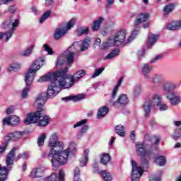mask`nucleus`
Returning a JSON list of instances; mask_svg holds the SVG:
<instances>
[{
	"mask_svg": "<svg viewBox=\"0 0 181 181\" xmlns=\"http://www.w3.org/2000/svg\"><path fill=\"white\" fill-rule=\"evenodd\" d=\"M160 144V137L153 136L151 140H146V136L143 143L136 144V151L141 157V166L136 165V163L132 160V180L139 181V177L142 176L144 170L149 168V159L152 158L153 153L149 150V145L152 149H158V144Z\"/></svg>",
	"mask_w": 181,
	"mask_h": 181,
	"instance_id": "obj_1",
	"label": "nucleus"
},
{
	"mask_svg": "<svg viewBox=\"0 0 181 181\" xmlns=\"http://www.w3.org/2000/svg\"><path fill=\"white\" fill-rule=\"evenodd\" d=\"M45 81L51 82L47 90V98H54L60 93V90L69 88V87L64 86L66 82L59 74V71L49 73L38 79L39 83H45Z\"/></svg>",
	"mask_w": 181,
	"mask_h": 181,
	"instance_id": "obj_2",
	"label": "nucleus"
},
{
	"mask_svg": "<svg viewBox=\"0 0 181 181\" xmlns=\"http://www.w3.org/2000/svg\"><path fill=\"white\" fill-rule=\"evenodd\" d=\"M90 43H91V38H86L83 41L76 42L68 48L65 53L60 55L57 61V66H63L67 62V64H71L74 62V52H71L72 49H74L77 46H80L81 52H86L88 47H90Z\"/></svg>",
	"mask_w": 181,
	"mask_h": 181,
	"instance_id": "obj_3",
	"label": "nucleus"
},
{
	"mask_svg": "<svg viewBox=\"0 0 181 181\" xmlns=\"http://www.w3.org/2000/svg\"><path fill=\"white\" fill-rule=\"evenodd\" d=\"M46 62V59L44 57H40L35 60L31 67L28 69V73L25 75V81L26 86L23 89L21 92L22 98H28V94L30 90V85L32 84L33 79L35 78V73L37 70H40L42 66Z\"/></svg>",
	"mask_w": 181,
	"mask_h": 181,
	"instance_id": "obj_4",
	"label": "nucleus"
},
{
	"mask_svg": "<svg viewBox=\"0 0 181 181\" xmlns=\"http://www.w3.org/2000/svg\"><path fill=\"white\" fill-rule=\"evenodd\" d=\"M70 148L65 150H50L48 154L49 158H52L51 163L53 168H59L62 165H66L69 162V156H70Z\"/></svg>",
	"mask_w": 181,
	"mask_h": 181,
	"instance_id": "obj_5",
	"label": "nucleus"
},
{
	"mask_svg": "<svg viewBox=\"0 0 181 181\" xmlns=\"http://www.w3.org/2000/svg\"><path fill=\"white\" fill-rule=\"evenodd\" d=\"M47 100V97L45 93L38 95L35 103V105L37 107V112L27 115V117L24 119V123L26 124V125L36 124V122L39 121V118H40V112L45 111L43 105L45 104Z\"/></svg>",
	"mask_w": 181,
	"mask_h": 181,
	"instance_id": "obj_6",
	"label": "nucleus"
},
{
	"mask_svg": "<svg viewBox=\"0 0 181 181\" xmlns=\"http://www.w3.org/2000/svg\"><path fill=\"white\" fill-rule=\"evenodd\" d=\"M67 70L68 69L65 68L64 69L58 71V73H59L61 77H62L64 81L65 82V84L64 85V87H68V88L73 87L74 83H76L78 80H80L81 77H84L86 75V71L84 70H79L74 75L68 76Z\"/></svg>",
	"mask_w": 181,
	"mask_h": 181,
	"instance_id": "obj_7",
	"label": "nucleus"
},
{
	"mask_svg": "<svg viewBox=\"0 0 181 181\" xmlns=\"http://www.w3.org/2000/svg\"><path fill=\"white\" fill-rule=\"evenodd\" d=\"M125 37H127V31L125 30L118 31L113 37H109L107 41L102 45L101 49L105 50V49L112 47V46H121V45L125 42Z\"/></svg>",
	"mask_w": 181,
	"mask_h": 181,
	"instance_id": "obj_8",
	"label": "nucleus"
},
{
	"mask_svg": "<svg viewBox=\"0 0 181 181\" xmlns=\"http://www.w3.org/2000/svg\"><path fill=\"white\" fill-rule=\"evenodd\" d=\"M16 148H13L7 155L6 158V167L0 165V181H5L8 179V173L12 169L13 166V160H15V152Z\"/></svg>",
	"mask_w": 181,
	"mask_h": 181,
	"instance_id": "obj_9",
	"label": "nucleus"
},
{
	"mask_svg": "<svg viewBox=\"0 0 181 181\" xmlns=\"http://www.w3.org/2000/svg\"><path fill=\"white\" fill-rule=\"evenodd\" d=\"M162 103V95L156 93L151 95V99H147L143 106L146 117H149V113L153 107H159Z\"/></svg>",
	"mask_w": 181,
	"mask_h": 181,
	"instance_id": "obj_10",
	"label": "nucleus"
},
{
	"mask_svg": "<svg viewBox=\"0 0 181 181\" xmlns=\"http://www.w3.org/2000/svg\"><path fill=\"white\" fill-rule=\"evenodd\" d=\"M76 25V18H71L68 21L66 24L60 25L55 30L54 34V38L56 40H59L60 37H63V36H66L69 29L73 28Z\"/></svg>",
	"mask_w": 181,
	"mask_h": 181,
	"instance_id": "obj_11",
	"label": "nucleus"
},
{
	"mask_svg": "<svg viewBox=\"0 0 181 181\" xmlns=\"http://www.w3.org/2000/svg\"><path fill=\"white\" fill-rule=\"evenodd\" d=\"M11 25L12 26V28H11L10 30L7 33H4V36H6V42H8L9 39L12 37L13 31L16 30V28L18 27V25H19V20L16 19L14 22L12 23V18H10L8 20L4 22V28H11Z\"/></svg>",
	"mask_w": 181,
	"mask_h": 181,
	"instance_id": "obj_12",
	"label": "nucleus"
},
{
	"mask_svg": "<svg viewBox=\"0 0 181 181\" xmlns=\"http://www.w3.org/2000/svg\"><path fill=\"white\" fill-rule=\"evenodd\" d=\"M48 146L50 148V151H54V148H64V143L59 141V136H57V134L54 133L49 138Z\"/></svg>",
	"mask_w": 181,
	"mask_h": 181,
	"instance_id": "obj_13",
	"label": "nucleus"
},
{
	"mask_svg": "<svg viewBox=\"0 0 181 181\" xmlns=\"http://www.w3.org/2000/svg\"><path fill=\"white\" fill-rule=\"evenodd\" d=\"M87 124V119H82L78 122H76L75 124H74L73 128H78L80 127H82L81 131L78 133V138L80 139V138L83 137V135L88 131V125L86 124Z\"/></svg>",
	"mask_w": 181,
	"mask_h": 181,
	"instance_id": "obj_14",
	"label": "nucleus"
},
{
	"mask_svg": "<svg viewBox=\"0 0 181 181\" xmlns=\"http://www.w3.org/2000/svg\"><path fill=\"white\" fill-rule=\"evenodd\" d=\"M128 96L125 94H121L117 100L115 102H113L111 100V103L113 105V107H115V108H119V107H125L127 104L129 103Z\"/></svg>",
	"mask_w": 181,
	"mask_h": 181,
	"instance_id": "obj_15",
	"label": "nucleus"
},
{
	"mask_svg": "<svg viewBox=\"0 0 181 181\" xmlns=\"http://www.w3.org/2000/svg\"><path fill=\"white\" fill-rule=\"evenodd\" d=\"M25 132L19 131L8 133L6 135L5 141L6 142H11V141H18V139H21V138H22Z\"/></svg>",
	"mask_w": 181,
	"mask_h": 181,
	"instance_id": "obj_16",
	"label": "nucleus"
},
{
	"mask_svg": "<svg viewBox=\"0 0 181 181\" xmlns=\"http://www.w3.org/2000/svg\"><path fill=\"white\" fill-rule=\"evenodd\" d=\"M167 98L169 100L171 105H177L180 103V96L176 92L167 93Z\"/></svg>",
	"mask_w": 181,
	"mask_h": 181,
	"instance_id": "obj_17",
	"label": "nucleus"
},
{
	"mask_svg": "<svg viewBox=\"0 0 181 181\" xmlns=\"http://www.w3.org/2000/svg\"><path fill=\"white\" fill-rule=\"evenodd\" d=\"M176 88H177V84L174 82L165 81L163 83V90L166 91L168 94H169V93H173L172 91L176 90Z\"/></svg>",
	"mask_w": 181,
	"mask_h": 181,
	"instance_id": "obj_18",
	"label": "nucleus"
},
{
	"mask_svg": "<svg viewBox=\"0 0 181 181\" xmlns=\"http://www.w3.org/2000/svg\"><path fill=\"white\" fill-rule=\"evenodd\" d=\"M86 98V95L81 93L76 95H69L64 98H62V101H74V103H77V101H81V100H84Z\"/></svg>",
	"mask_w": 181,
	"mask_h": 181,
	"instance_id": "obj_19",
	"label": "nucleus"
},
{
	"mask_svg": "<svg viewBox=\"0 0 181 181\" xmlns=\"http://www.w3.org/2000/svg\"><path fill=\"white\" fill-rule=\"evenodd\" d=\"M174 125L177 127V129L174 131L172 138L176 141L181 137V121H174Z\"/></svg>",
	"mask_w": 181,
	"mask_h": 181,
	"instance_id": "obj_20",
	"label": "nucleus"
},
{
	"mask_svg": "<svg viewBox=\"0 0 181 181\" xmlns=\"http://www.w3.org/2000/svg\"><path fill=\"white\" fill-rule=\"evenodd\" d=\"M158 39H159V35H156L155 34L150 33L148 36L147 40V47L151 49V47L158 42Z\"/></svg>",
	"mask_w": 181,
	"mask_h": 181,
	"instance_id": "obj_21",
	"label": "nucleus"
},
{
	"mask_svg": "<svg viewBox=\"0 0 181 181\" xmlns=\"http://www.w3.org/2000/svg\"><path fill=\"white\" fill-rule=\"evenodd\" d=\"M152 83L153 84H162L163 86V83H165V76L163 74H154L152 78Z\"/></svg>",
	"mask_w": 181,
	"mask_h": 181,
	"instance_id": "obj_22",
	"label": "nucleus"
},
{
	"mask_svg": "<svg viewBox=\"0 0 181 181\" xmlns=\"http://www.w3.org/2000/svg\"><path fill=\"white\" fill-rule=\"evenodd\" d=\"M43 173H45V167H38L33 170L31 172V176H33V177L37 178L42 177Z\"/></svg>",
	"mask_w": 181,
	"mask_h": 181,
	"instance_id": "obj_23",
	"label": "nucleus"
},
{
	"mask_svg": "<svg viewBox=\"0 0 181 181\" xmlns=\"http://www.w3.org/2000/svg\"><path fill=\"white\" fill-rule=\"evenodd\" d=\"M100 160L102 165H108L111 160V156L108 153H103L100 155Z\"/></svg>",
	"mask_w": 181,
	"mask_h": 181,
	"instance_id": "obj_24",
	"label": "nucleus"
},
{
	"mask_svg": "<svg viewBox=\"0 0 181 181\" xmlns=\"http://www.w3.org/2000/svg\"><path fill=\"white\" fill-rule=\"evenodd\" d=\"M104 21V18L100 17L99 18L93 21V24L92 25V30H93V32H98V30H100L101 23H103Z\"/></svg>",
	"mask_w": 181,
	"mask_h": 181,
	"instance_id": "obj_25",
	"label": "nucleus"
},
{
	"mask_svg": "<svg viewBox=\"0 0 181 181\" xmlns=\"http://www.w3.org/2000/svg\"><path fill=\"white\" fill-rule=\"evenodd\" d=\"M181 28V21H173L167 25L168 30H177Z\"/></svg>",
	"mask_w": 181,
	"mask_h": 181,
	"instance_id": "obj_26",
	"label": "nucleus"
},
{
	"mask_svg": "<svg viewBox=\"0 0 181 181\" xmlns=\"http://www.w3.org/2000/svg\"><path fill=\"white\" fill-rule=\"evenodd\" d=\"M175 6H175V4L173 3L166 4L163 8L164 16H168V15L172 13V12L175 11Z\"/></svg>",
	"mask_w": 181,
	"mask_h": 181,
	"instance_id": "obj_27",
	"label": "nucleus"
},
{
	"mask_svg": "<svg viewBox=\"0 0 181 181\" xmlns=\"http://www.w3.org/2000/svg\"><path fill=\"white\" fill-rule=\"evenodd\" d=\"M152 71V66L148 64H144L142 66V73L146 77V80H149V72Z\"/></svg>",
	"mask_w": 181,
	"mask_h": 181,
	"instance_id": "obj_28",
	"label": "nucleus"
},
{
	"mask_svg": "<svg viewBox=\"0 0 181 181\" xmlns=\"http://www.w3.org/2000/svg\"><path fill=\"white\" fill-rule=\"evenodd\" d=\"M39 119V127H46L47 125L49 124V122H50V117H49V116H44L43 117H42V113L40 115Z\"/></svg>",
	"mask_w": 181,
	"mask_h": 181,
	"instance_id": "obj_29",
	"label": "nucleus"
},
{
	"mask_svg": "<svg viewBox=\"0 0 181 181\" xmlns=\"http://www.w3.org/2000/svg\"><path fill=\"white\" fill-rule=\"evenodd\" d=\"M149 15L148 13H141L139 16L138 18L134 22V24L136 26H138V25H141V23L144 22H146L148 21Z\"/></svg>",
	"mask_w": 181,
	"mask_h": 181,
	"instance_id": "obj_30",
	"label": "nucleus"
},
{
	"mask_svg": "<svg viewBox=\"0 0 181 181\" xmlns=\"http://www.w3.org/2000/svg\"><path fill=\"white\" fill-rule=\"evenodd\" d=\"M88 153H90V150L86 149L84 151L83 156L80 159L81 166H86L88 162Z\"/></svg>",
	"mask_w": 181,
	"mask_h": 181,
	"instance_id": "obj_31",
	"label": "nucleus"
},
{
	"mask_svg": "<svg viewBox=\"0 0 181 181\" xmlns=\"http://www.w3.org/2000/svg\"><path fill=\"white\" fill-rule=\"evenodd\" d=\"M110 109L107 106H103L98 110L97 117L98 119L104 118L106 114H108Z\"/></svg>",
	"mask_w": 181,
	"mask_h": 181,
	"instance_id": "obj_32",
	"label": "nucleus"
},
{
	"mask_svg": "<svg viewBox=\"0 0 181 181\" xmlns=\"http://www.w3.org/2000/svg\"><path fill=\"white\" fill-rule=\"evenodd\" d=\"M34 49H35V45L33 44L30 47H28L24 51H23L21 54V56H23V57H28L30 56Z\"/></svg>",
	"mask_w": 181,
	"mask_h": 181,
	"instance_id": "obj_33",
	"label": "nucleus"
},
{
	"mask_svg": "<svg viewBox=\"0 0 181 181\" xmlns=\"http://www.w3.org/2000/svg\"><path fill=\"white\" fill-rule=\"evenodd\" d=\"M123 80H124L123 78H120L119 79L117 84L115 86V88L112 90V98H115V97H117V93H118V90H119L121 84H122Z\"/></svg>",
	"mask_w": 181,
	"mask_h": 181,
	"instance_id": "obj_34",
	"label": "nucleus"
},
{
	"mask_svg": "<svg viewBox=\"0 0 181 181\" xmlns=\"http://www.w3.org/2000/svg\"><path fill=\"white\" fill-rule=\"evenodd\" d=\"M155 163L158 166H165L166 165V158L165 156H158L156 158Z\"/></svg>",
	"mask_w": 181,
	"mask_h": 181,
	"instance_id": "obj_35",
	"label": "nucleus"
},
{
	"mask_svg": "<svg viewBox=\"0 0 181 181\" xmlns=\"http://www.w3.org/2000/svg\"><path fill=\"white\" fill-rule=\"evenodd\" d=\"M119 54V49L112 50L106 57H105V60H110L111 59H114V57H117V56H118Z\"/></svg>",
	"mask_w": 181,
	"mask_h": 181,
	"instance_id": "obj_36",
	"label": "nucleus"
},
{
	"mask_svg": "<svg viewBox=\"0 0 181 181\" xmlns=\"http://www.w3.org/2000/svg\"><path fill=\"white\" fill-rule=\"evenodd\" d=\"M115 132L119 136H125V129L122 125H117L115 127Z\"/></svg>",
	"mask_w": 181,
	"mask_h": 181,
	"instance_id": "obj_37",
	"label": "nucleus"
},
{
	"mask_svg": "<svg viewBox=\"0 0 181 181\" xmlns=\"http://www.w3.org/2000/svg\"><path fill=\"white\" fill-rule=\"evenodd\" d=\"M102 177H103L105 181H111L112 180V177L111 174L107 170H103L100 173Z\"/></svg>",
	"mask_w": 181,
	"mask_h": 181,
	"instance_id": "obj_38",
	"label": "nucleus"
},
{
	"mask_svg": "<svg viewBox=\"0 0 181 181\" xmlns=\"http://www.w3.org/2000/svg\"><path fill=\"white\" fill-rule=\"evenodd\" d=\"M22 67V64L21 63H13L8 69V71H15V70H18V69H21Z\"/></svg>",
	"mask_w": 181,
	"mask_h": 181,
	"instance_id": "obj_39",
	"label": "nucleus"
},
{
	"mask_svg": "<svg viewBox=\"0 0 181 181\" xmlns=\"http://www.w3.org/2000/svg\"><path fill=\"white\" fill-rule=\"evenodd\" d=\"M11 121V127H15V125H18L21 121L19 117L16 115H12L10 117Z\"/></svg>",
	"mask_w": 181,
	"mask_h": 181,
	"instance_id": "obj_40",
	"label": "nucleus"
},
{
	"mask_svg": "<svg viewBox=\"0 0 181 181\" xmlns=\"http://www.w3.org/2000/svg\"><path fill=\"white\" fill-rule=\"evenodd\" d=\"M47 136L46 134H42L39 137L37 140V145L38 146H43L45 145V139H46Z\"/></svg>",
	"mask_w": 181,
	"mask_h": 181,
	"instance_id": "obj_41",
	"label": "nucleus"
},
{
	"mask_svg": "<svg viewBox=\"0 0 181 181\" xmlns=\"http://www.w3.org/2000/svg\"><path fill=\"white\" fill-rule=\"evenodd\" d=\"M52 13V11L50 10H48L41 17V18L40 19V21L39 23H43V22H45L46 21V19H48L49 17L50 16Z\"/></svg>",
	"mask_w": 181,
	"mask_h": 181,
	"instance_id": "obj_42",
	"label": "nucleus"
},
{
	"mask_svg": "<svg viewBox=\"0 0 181 181\" xmlns=\"http://www.w3.org/2000/svg\"><path fill=\"white\" fill-rule=\"evenodd\" d=\"M42 47L43 50H45V52H47L49 56H53V49L49 45L44 44Z\"/></svg>",
	"mask_w": 181,
	"mask_h": 181,
	"instance_id": "obj_43",
	"label": "nucleus"
},
{
	"mask_svg": "<svg viewBox=\"0 0 181 181\" xmlns=\"http://www.w3.org/2000/svg\"><path fill=\"white\" fill-rule=\"evenodd\" d=\"M137 35L138 28H135L134 30H133L132 35L129 37V38L127 39V42L126 43H131V42L134 40V38L136 37Z\"/></svg>",
	"mask_w": 181,
	"mask_h": 181,
	"instance_id": "obj_44",
	"label": "nucleus"
},
{
	"mask_svg": "<svg viewBox=\"0 0 181 181\" xmlns=\"http://www.w3.org/2000/svg\"><path fill=\"white\" fill-rule=\"evenodd\" d=\"M104 70H105L104 67L97 69L95 71V73L92 75V78H95V77H98V76H100L103 73V71H104Z\"/></svg>",
	"mask_w": 181,
	"mask_h": 181,
	"instance_id": "obj_45",
	"label": "nucleus"
},
{
	"mask_svg": "<svg viewBox=\"0 0 181 181\" xmlns=\"http://www.w3.org/2000/svg\"><path fill=\"white\" fill-rule=\"evenodd\" d=\"M2 124L5 127H9L11 126L12 127V124H11V117H5L3 121H2Z\"/></svg>",
	"mask_w": 181,
	"mask_h": 181,
	"instance_id": "obj_46",
	"label": "nucleus"
},
{
	"mask_svg": "<svg viewBox=\"0 0 181 181\" xmlns=\"http://www.w3.org/2000/svg\"><path fill=\"white\" fill-rule=\"evenodd\" d=\"M88 33V28L83 27L78 30V36H81L82 35H87Z\"/></svg>",
	"mask_w": 181,
	"mask_h": 181,
	"instance_id": "obj_47",
	"label": "nucleus"
},
{
	"mask_svg": "<svg viewBox=\"0 0 181 181\" xmlns=\"http://www.w3.org/2000/svg\"><path fill=\"white\" fill-rule=\"evenodd\" d=\"M57 175L52 173L49 177L45 178L44 181H57Z\"/></svg>",
	"mask_w": 181,
	"mask_h": 181,
	"instance_id": "obj_48",
	"label": "nucleus"
},
{
	"mask_svg": "<svg viewBox=\"0 0 181 181\" xmlns=\"http://www.w3.org/2000/svg\"><path fill=\"white\" fill-rule=\"evenodd\" d=\"M78 176H80V168H76L74 170V179H77L78 180H81V179H80V177Z\"/></svg>",
	"mask_w": 181,
	"mask_h": 181,
	"instance_id": "obj_49",
	"label": "nucleus"
},
{
	"mask_svg": "<svg viewBox=\"0 0 181 181\" xmlns=\"http://www.w3.org/2000/svg\"><path fill=\"white\" fill-rule=\"evenodd\" d=\"M13 111H15V107L13 106H10L6 110V113L7 115H11V114H13Z\"/></svg>",
	"mask_w": 181,
	"mask_h": 181,
	"instance_id": "obj_50",
	"label": "nucleus"
},
{
	"mask_svg": "<svg viewBox=\"0 0 181 181\" xmlns=\"http://www.w3.org/2000/svg\"><path fill=\"white\" fill-rule=\"evenodd\" d=\"M59 181H64V171L63 170H59Z\"/></svg>",
	"mask_w": 181,
	"mask_h": 181,
	"instance_id": "obj_51",
	"label": "nucleus"
},
{
	"mask_svg": "<svg viewBox=\"0 0 181 181\" xmlns=\"http://www.w3.org/2000/svg\"><path fill=\"white\" fill-rule=\"evenodd\" d=\"M18 159L23 158V159H28L29 158V153L25 152L22 154H20L18 156Z\"/></svg>",
	"mask_w": 181,
	"mask_h": 181,
	"instance_id": "obj_52",
	"label": "nucleus"
},
{
	"mask_svg": "<svg viewBox=\"0 0 181 181\" xmlns=\"http://www.w3.org/2000/svg\"><path fill=\"white\" fill-rule=\"evenodd\" d=\"M8 146V142L4 143L3 146H0V155H1V153H4V152H5V150L6 149V147Z\"/></svg>",
	"mask_w": 181,
	"mask_h": 181,
	"instance_id": "obj_53",
	"label": "nucleus"
},
{
	"mask_svg": "<svg viewBox=\"0 0 181 181\" xmlns=\"http://www.w3.org/2000/svg\"><path fill=\"white\" fill-rule=\"evenodd\" d=\"M159 105H160V107H159L160 111H166V110H168V105L161 104Z\"/></svg>",
	"mask_w": 181,
	"mask_h": 181,
	"instance_id": "obj_54",
	"label": "nucleus"
},
{
	"mask_svg": "<svg viewBox=\"0 0 181 181\" xmlns=\"http://www.w3.org/2000/svg\"><path fill=\"white\" fill-rule=\"evenodd\" d=\"M134 94L135 95H138L139 94H141V86H136L134 88Z\"/></svg>",
	"mask_w": 181,
	"mask_h": 181,
	"instance_id": "obj_55",
	"label": "nucleus"
},
{
	"mask_svg": "<svg viewBox=\"0 0 181 181\" xmlns=\"http://www.w3.org/2000/svg\"><path fill=\"white\" fill-rule=\"evenodd\" d=\"M137 55H138V57H144V56H145V49L139 51Z\"/></svg>",
	"mask_w": 181,
	"mask_h": 181,
	"instance_id": "obj_56",
	"label": "nucleus"
},
{
	"mask_svg": "<svg viewBox=\"0 0 181 181\" xmlns=\"http://www.w3.org/2000/svg\"><path fill=\"white\" fill-rule=\"evenodd\" d=\"M160 59H162V56H160V55L156 56L154 59H153L151 61V63H156V62H158V60H159Z\"/></svg>",
	"mask_w": 181,
	"mask_h": 181,
	"instance_id": "obj_57",
	"label": "nucleus"
},
{
	"mask_svg": "<svg viewBox=\"0 0 181 181\" xmlns=\"http://www.w3.org/2000/svg\"><path fill=\"white\" fill-rule=\"evenodd\" d=\"M16 11V8H15V6H11L8 8V12H11V13H15Z\"/></svg>",
	"mask_w": 181,
	"mask_h": 181,
	"instance_id": "obj_58",
	"label": "nucleus"
},
{
	"mask_svg": "<svg viewBox=\"0 0 181 181\" xmlns=\"http://www.w3.org/2000/svg\"><path fill=\"white\" fill-rule=\"evenodd\" d=\"M130 139H132V141H135V131H132L130 133Z\"/></svg>",
	"mask_w": 181,
	"mask_h": 181,
	"instance_id": "obj_59",
	"label": "nucleus"
},
{
	"mask_svg": "<svg viewBox=\"0 0 181 181\" xmlns=\"http://www.w3.org/2000/svg\"><path fill=\"white\" fill-rule=\"evenodd\" d=\"M3 5H8V2H12L13 0H0Z\"/></svg>",
	"mask_w": 181,
	"mask_h": 181,
	"instance_id": "obj_60",
	"label": "nucleus"
},
{
	"mask_svg": "<svg viewBox=\"0 0 181 181\" xmlns=\"http://www.w3.org/2000/svg\"><path fill=\"white\" fill-rule=\"evenodd\" d=\"M95 45H96V46H100V45H101V39L97 38L95 41Z\"/></svg>",
	"mask_w": 181,
	"mask_h": 181,
	"instance_id": "obj_61",
	"label": "nucleus"
},
{
	"mask_svg": "<svg viewBox=\"0 0 181 181\" xmlns=\"http://www.w3.org/2000/svg\"><path fill=\"white\" fill-rule=\"evenodd\" d=\"M45 1H46V5H47L48 6H50V5L53 4V0H45Z\"/></svg>",
	"mask_w": 181,
	"mask_h": 181,
	"instance_id": "obj_62",
	"label": "nucleus"
},
{
	"mask_svg": "<svg viewBox=\"0 0 181 181\" xmlns=\"http://www.w3.org/2000/svg\"><path fill=\"white\" fill-rule=\"evenodd\" d=\"M31 10L33 12V13H35V15H37L38 13L37 8H36L35 7H33Z\"/></svg>",
	"mask_w": 181,
	"mask_h": 181,
	"instance_id": "obj_63",
	"label": "nucleus"
},
{
	"mask_svg": "<svg viewBox=\"0 0 181 181\" xmlns=\"http://www.w3.org/2000/svg\"><path fill=\"white\" fill-rule=\"evenodd\" d=\"M150 181H159V178L156 177H153L151 178Z\"/></svg>",
	"mask_w": 181,
	"mask_h": 181,
	"instance_id": "obj_64",
	"label": "nucleus"
}]
</instances>
